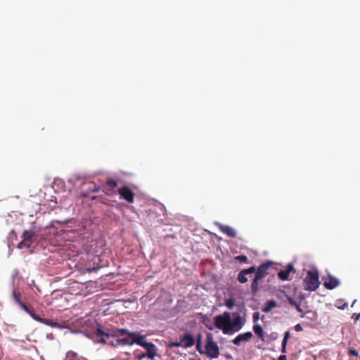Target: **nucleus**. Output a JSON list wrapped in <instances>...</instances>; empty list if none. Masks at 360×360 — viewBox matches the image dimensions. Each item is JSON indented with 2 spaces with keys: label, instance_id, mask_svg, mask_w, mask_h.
<instances>
[{
  "label": "nucleus",
  "instance_id": "1",
  "mask_svg": "<svg viewBox=\"0 0 360 360\" xmlns=\"http://www.w3.org/2000/svg\"><path fill=\"white\" fill-rule=\"evenodd\" d=\"M245 318L237 314L231 319V313L224 311L214 317V326L221 330L224 334L231 335L240 331L245 326Z\"/></svg>",
  "mask_w": 360,
  "mask_h": 360
},
{
  "label": "nucleus",
  "instance_id": "2",
  "mask_svg": "<svg viewBox=\"0 0 360 360\" xmlns=\"http://www.w3.org/2000/svg\"><path fill=\"white\" fill-rule=\"evenodd\" d=\"M21 237L22 240L18 245L20 249L29 248L37 238L35 231L33 230L24 231Z\"/></svg>",
  "mask_w": 360,
  "mask_h": 360
},
{
  "label": "nucleus",
  "instance_id": "3",
  "mask_svg": "<svg viewBox=\"0 0 360 360\" xmlns=\"http://www.w3.org/2000/svg\"><path fill=\"white\" fill-rule=\"evenodd\" d=\"M95 335L96 336H104L105 338H117V334L116 333V328H107L105 329H103L101 325H98L96 331Z\"/></svg>",
  "mask_w": 360,
  "mask_h": 360
},
{
  "label": "nucleus",
  "instance_id": "4",
  "mask_svg": "<svg viewBox=\"0 0 360 360\" xmlns=\"http://www.w3.org/2000/svg\"><path fill=\"white\" fill-rule=\"evenodd\" d=\"M304 283L305 290H315V270L312 269L308 271L307 276L305 278Z\"/></svg>",
  "mask_w": 360,
  "mask_h": 360
},
{
  "label": "nucleus",
  "instance_id": "5",
  "mask_svg": "<svg viewBox=\"0 0 360 360\" xmlns=\"http://www.w3.org/2000/svg\"><path fill=\"white\" fill-rule=\"evenodd\" d=\"M205 354L211 359L217 358L219 355V348L217 342L205 344Z\"/></svg>",
  "mask_w": 360,
  "mask_h": 360
},
{
  "label": "nucleus",
  "instance_id": "6",
  "mask_svg": "<svg viewBox=\"0 0 360 360\" xmlns=\"http://www.w3.org/2000/svg\"><path fill=\"white\" fill-rule=\"evenodd\" d=\"M118 193L121 198L124 199L128 202H133L134 200V193L132 190L128 186H123L120 188Z\"/></svg>",
  "mask_w": 360,
  "mask_h": 360
},
{
  "label": "nucleus",
  "instance_id": "7",
  "mask_svg": "<svg viewBox=\"0 0 360 360\" xmlns=\"http://www.w3.org/2000/svg\"><path fill=\"white\" fill-rule=\"evenodd\" d=\"M272 264L273 262L271 261H268L260 264L257 269L256 274L255 276L259 278V279L264 278L268 274V270Z\"/></svg>",
  "mask_w": 360,
  "mask_h": 360
},
{
  "label": "nucleus",
  "instance_id": "8",
  "mask_svg": "<svg viewBox=\"0 0 360 360\" xmlns=\"http://www.w3.org/2000/svg\"><path fill=\"white\" fill-rule=\"evenodd\" d=\"M131 343L141 346L143 348L153 347V342L145 341V335L136 332V335L131 339Z\"/></svg>",
  "mask_w": 360,
  "mask_h": 360
},
{
  "label": "nucleus",
  "instance_id": "9",
  "mask_svg": "<svg viewBox=\"0 0 360 360\" xmlns=\"http://www.w3.org/2000/svg\"><path fill=\"white\" fill-rule=\"evenodd\" d=\"M214 224L219 227V229H220V231L222 233H224L229 237H230V238H236V235H237L236 231L233 228H232L228 225H224L217 221H215Z\"/></svg>",
  "mask_w": 360,
  "mask_h": 360
},
{
  "label": "nucleus",
  "instance_id": "10",
  "mask_svg": "<svg viewBox=\"0 0 360 360\" xmlns=\"http://www.w3.org/2000/svg\"><path fill=\"white\" fill-rule=\"evenodd\" d=\"M182 347H191L195 344V339L191 333H185L180 338Z\"/></svg>",
  "mask_w": 360,
  "mask_h": 360
},
{
  "label": "nucleus",
  "instance_id": "11",
  "mask_svg": "<svg viewBox=\"0 0 360 360\" xmlns=\"http://www.w3.org/2000/svg\"><path fill=\"white\" fill-rule=\"evenodd\" d=\"M253 336L252 332L248 331L244 333H240L234 339L231 340L235 345H239L241 342H247Z\"/></svg>",
  "mask_w": 360,
  "mask_h": 360
},
{
  "label": "nucleus",
  "instance_id": "12",
  "mask_svg": "<svg viewBox=\"0 0 360 360\" xmlns=\"http://www.w3.org/2000/svg\"><path fill=\"white\" fill-rule=\"evenodd\" d=\"M37 321H38V322H39L41 323L45 324L46 326H50L51 328H60V329H62V328H65V326H63L60 323H58L56 321H53L52 320L47 319H44V318H41V317H37Z\"/></svg>",
  "mask_w": 360,
  "mask_h": 360
},
{
  "label": "nucleus",
  "instance_id": "13",
  "mask_svg": "<svg viewBox=\"0 0 360 360\" xmlns=\"http://www.w3.org/2000/svg\"><path fill=\"white\" fill-rule=\"evenodd\" d=\"M340 282L338 279L335 277L329 276L326 281H325L324 285L326 288L332 290L338 286Z\"/></svg>",
  "mask_w": 360,
  "mask_h": 360
},
{
  "label": "nucleus",
  "instance_id": "14",
  "mask_svg": "<svg viewBox=\"0 0 360 360\" xmlns=\"http://www.w3.org/2000/svg\"><path fill=\"white\" fill-rule=\"evenodd\" d=\"M116 333L117 334V338L120 336H127L128 338H134L136 335V332H130L129 330L126 328H116Z\"/></svg>",
  "mask_w": 360,
  "mask_h": 360
},
{
  "label": "nucleus",
  "instance_id": "15",
  "mask_svg": "<svg viewBox=\"0 0 360 360\" xmlns=\"http://www.w3.org/2000/svg\"><path fill=\"white\" fill-rule=\"evenodd\" d=\"M276 307H277V302L274 300H271L267 301L266 305L262 309V311L264 313H269Z\"/></svg>",
  "mask_w": 360,
  "mask_h": 360
},
{
  "label": "nucleus",
  "instance_id": "16",
  "mask_svg": "<svg viewBox=\"0 0 360 360\" xmlns=\"http://www.w3.org/2000/svg\"><path fill=\"white\" fill-rule=\"evenodd\" d=\"M21 308L35 321H37V317H40L39 315L35 314L34 309L28 307L25 304H22Z\"/></svg>",
  "mask_w": 360,
  "mask_h": 360
},
{
  "label": "nucleus",
  "instance_id": "17",
  "mask_svg": "<svg viewBox=\"0 0 360 360\" xmlns=\"http://www.w3.org/2000/svg\"><path fill=\"white\" fill-rule=\"evenodd\" d=\"M254 333L262 340L264 338V333L263 331L262 327L259 324H255L252 327Z\"/></svg>",
  "mask_w": 360,
  "mask_h": 360
},
{
  "label": "nucleus",
  "instance_id": "18",
  "mask_svg": "<svg viewBox=\"0 0 360 360\" xmlns=\"http://www.w3.org/2000/svg\"><path fill=\"white\" fill-rule=\"evenodd\" d=\"M147 350V353H146V357L148 359H153L155 356H157V347L153 344V347L146 348Z\"/></svg>",
  "mask_w": 360,
  "mask_h": 360
},
{
  "label": "nucleus",
  "instance_id": "19",
  "mask_svg": "<svg viewBox=\"0 0 360 360\" xmlns=\"http://www.w3.org/2000/svg\"><path fill=\"white\" fill-rule=\"evenodd\" d=\"M131 338L125 337L123 338H117V345H133Z\"/></svg>",
  "mask_w": 360,
  "mask_h": 360
},
{
  "label": "nucleus",
  "instance_id": "20",
  "mask_svg": "<svg viewBox=\"0 0 360 360\" xmlns=\"http://www.w3.org/2000/svg\"><path fill=\"white\" fill-rule=\"evenodd\" d=\"M260 279L257 277H255L254 278L252 283H251V291L252 292V294L255 295L257 292L258 291V288H259V281Z\"/></svg>",
  "mask_w": 360,
  "mask_h": 360
},
{
  "label": "nucleus",
  "instance_id": "21",
  "mask_svg": "<svg viewBox=\"0 0 360 360\" xmlns=\"http://www.w3.org/2000/svg\"><path fill=\"white\" fill-rule=\"evenodd\" d=\"M12 297L15 302L21 307L22 304H25L23 302L21 301L20 297L21 295L19 292L16 290H13L12 293Z\"/></svg>",
  "mask_w": 360,
  "mask_h": 360
},
{
  "label": "nucleus",
  "instance_id": "22",
  "mask_svg": "<svg viewBox=\"0 0 360 360\" xmlns=\"http://www.w3.org/2000/svg\"><path fill=\"white\" fill-rule=\"evenodd\" d=\"M86 186L87 191L90 193H97L100 191V186L93 183L88 184Z\"/></svg>",
  "mask_w": 360,
  "mask_h": 360
},
{
  "label": "nucleus",
  "instance_id": "23",
  "mask_svg": "<svg viewBox=\"0 0 360 360\" xmlns=\"http://www.w3.org/2000/svg\"><path fill=\"white\" fill-rule=\"evenodd\" d=\"M289 271L285 270H281L278 274V276L281 281H287L289 278Z\"/></svg>",
  "mask_w": 360,
  "mask_h": 360
},
{
  "label": "nucleus",
  "instance_id": "24",
  "mask_svg": "<svg viewBox=\"0 0 360 360\" xmlns=\"http://www.w3.org/2000/svg\"><path fill=\"white\" fill-rule=\"evenodd\" d=\"M247 274L244 272L243 270H241L238 275V281L241 283H245L248 282V279L246 277Z\"/></svg>",
  "mask_w": 360,
  "mask_h": 360
},
{
  "label": "nucleus",
  "instance_id": "25",
  "mask_svg": "<svg viewBox=\"0 0 360 360\" xmlns=\"http://www.w3.org/2000/svg\"><path fill=\"white\" fill-rule=\"evenodd\" d=\"M106 184L108 186H109L110 188H114L117 186V181L112 179H108L106 181Z\"/></svg>",
  "mask_w": 360,
  "mask_h": 360
},
{
  "label": "nucleus",
  "instance_id": "26",
  "mask_svg": "<svg viewBox=\"0 0 360 360\" xmlns=\"http://www.w3.org/2000/svg\"><path fill=\"white\" fill-rule=\"evenodd\" d=\"M235 259L236 261H238V262H243V263H247L248 261L247 256L243 255L236 256L235 257Z\"/></svg>",
  "mask_w": 360,
  "mask_h": 360
},
{
  "label": "nucleus",
  "instance_id": "27",
  "mask_svg": "<svg viewBox=\"0 0 360 360\" xmlns=\"http://www.w3.org/2000/svg\"><path fill=\"white\" fill-rule=\"evenodd\" d=\"M81 177L79 176H73L68 179V183L72 184V186H75L77 181L79 180Z\"/></svg>",
  "mask_w": 360,
  "mask_h": 360
},
{
  "label": "nucleus",
  "instance_id": "28",
  "mask_svg": "<svg viewBox=\"0 0 360 360\" xmlns=\"http://www.w3.org/2000/svg\"><path fill=\"white\" fill-rule=\"evenodd\" d=\"M76 333H82L84 336H86V338H88L90 340H92L93 341L95 340L94 339L95 334L85 332V331H77Z\"/></svg>",
  "mask_w": 360,
  "mask_h": 360
},
{
  "label": "nucleus",
  "instance_id": "29",
  "mask_svg": "<svg viewBox=\"0 0 360 360\" xmlns=\"http://www.w3.org/2000/svg\"><path fill=\"white\" fill-rule=\"evenodd\" d=\"M243 270L248 275V274H253V273L256 274L257 269L255 266H250L248 269H243Z\"/></svg>",
  "mask_w": 360,
  "mask_h": 360
},
{
  "label": "nucleus",
  "instance_id": "30",
  "mask_svg": "<svg viewBox=\"0 0 360 360\" xmlns=\"http://www.w3.org/2000/svg\"><path fill=\"white\" fill-rule=\"evenodd\" d=\"M226 306L229 309H232L234 306V300L233 298L229 299L226 302Z\"/></svg>",
  "mask_w": 360,
  "mask_h": 360
},
{
  "label": "nucleus",
  "instance_id": "31",
  "mask_svg": "<svg viewBox=\"0 0 360 360\" xmlns=\"http://www.w3.org/2000/svg\"><path fill=\"white\" fill-rule=\"evenodd\" d=\"M206 343H215L213 340V335L211 333L206 334Z\"/></svg>",
  "mask_w": 360,
  "mask_h": 360
},
{
  "label": "nucleus",
  "instance_id": "32",
  "mask_svg": "<svg viewBox=\"0 0 360 360\" xmlns=\"http://www.w3.org/2000/svg\"><path fill=\"white\" fill-rule=\"evenodd\" d=\"M100 337H101V338L94 340V342L96 344H107L108 342L105 340L106 338L104 336H100Z\"/></svg>",
  "mask_w": 360,
  "mask_h": 360
},
{
  "label": "nucleus",
  "instance_id": "33",
  "mask_svg": "<svg viewBox=\"0 0 360 360\" xmlns=\"http://www.w3.org/2000/svg\"><path fill=\"white\" fill-rule=\"evenodd\" d=\"M196 349L200 354H205V351L202 347V342H196Z\"/></svg>",
  "mask_w": 360,
  "mask_h": 360
},
{
  "label": "nucleus",
  "instance_id": "34",
  "mask_svg": "<svg viewBox=\"0 0 360 360\" xmlns=\"http://www.w3.org/2000/svg\"><path fill=\"white\" fill-rule=\"evenodd\" d=\"M287 343H288V340L286 339H283L282 345H281V352L282 353L286 352Z\"/></svg>",
  "mask_w": 360,
  "mask_h": 360
},
{
  "label": "nucleus",
  "instance_id": "35",
  "mask_svg": "<svg viewBox=\"0 0 360 360\" xmlns=\"http://www.w3.org/2000/svg\"><path fill=\"white\" fill-rule=\"evenodd\" d=\"M169 346L172 347H182V345H181V342L180 340L179 342L176 341V342H170Z\"/></svg>",
  "mask_w": 360,
  "mask_h": 360
},
{
  "label": "nucleus",
  "instance_id": "36",
  "mask_svg": "<svg viewBox=\"0 0 360 360\" xmlns=\"http://www.w3.org/2000/svg\"><path fill=\"white\" fill-rule=\"evenodd\" d=\"M259 319V313L256 311V312H254L253 313V315H252V321L253 322L255 323H257Z\"/></svg>",
  "mask_w": 360,
  "mask_h": 360
},
{
  "label": "nucleus",
  "instance_id": "37",
  "mask_svg": "<svg viewBox=\"0 0 360 360\" xmlns=\"http://www.w3.org/2000/svg\"><path fill=\"white\" fill-rule=\"evenodd\" d=\"M348 352H349V354L350 356H358L357 352L355 349H354L350 348L349 349Z\"/></svg>",
  "mask_w": 360,
  "mask_h": 360
},
{
  "label": "nucleus",
  "instance_id": "38",
  "mask_svg": "<svg viewBox=\"0 0 360 360\" xmlns=\"http://www.w3.org/2000/svg\"><path fill=\"white\" fill-rule=\"evenodd\" d=\"M107 345H110V346H112V347H119V345H117V339L115 341H109V342H108Z\"/></svg>",
  "mask_w": 360,
  "mask_h": 360
},
{
  "label": "nucleus",
  "instance_id": "39",
  "mask_svg": "<svg viewBox=\"0 0 360 360\" xmlns=\"http://www.w3.org/2000/svg\"><path fill=\"white\" fill-rule=\"evenodd\" d=\"M146 357V353H143V354H139L136 356V359L137 360H141L142 359H144Z\"/></svg>",
  "mask_w": 360,
  "mask_h": 360
},
{
  "label": "nucleus",
  "instance_id": "40",
  "mask_svg": "<svg viewBox=\"0 0 360 360\" xmlns=\"http://www.w3.org/2000/svg\"><path fill=\"white\" fill-rule=\"evenodd\" d=\"M295 330L297 332L302 330V327L300 324H297L295 326Z\"/></svg>",
  "mask_w": 360,
  "mask_h": 360
},
{
  "label": "nucleus",
  "instance_id": "41",
  "mask_svg": "<svg viewBox=\"0 0 360 360\" xmlns=\"http://www.w3.org/2000/svg\"><path fill=\"white\" fill-rule=\"evenodd\" d=\"M293 269H294V267H293L292 264L290 263V264H288L286 270L289 271V273H290L291 271L293 270Z\"/></svg>",
  "mask_w": 360,
  "mask_h": 360
},
{
  "label": "nucleus",
  "instance_id": "42",
  "mask_svg": "<svg viewBox=\"0 0 360 360\" xmlns=\"http://www.w3.org/2000/svg\"><path fill=\"white\" fill-rule=\"evenodd\" d=\"M290 333L289 331H286L284 334V337H283V339H286L287 340H288V339L290 338Z\"/></svg>",
  "mask_w": 360,
  "mask_h": 360
},
{
  "label": "nucleus",
  "instance_id": "43",
  "mask_svg": "<svg viewBox=\"0 0 360 360\" xmlns=\"http://www.w3.org/2000/svg\"><path fill=\"white\" fill-rule=\"evenodd\" d=\"M353 317H354L355 321H358L360 319V313L359 314H354Z\"/></svg>",
  "mask_w": 360,
  "mask_h": 360
},
{
  "label": "nucleus",
  "instance_id": "44",
  "mask_svg": "<svg viewBox=\"0 0 360 360\" xmlns=\"http://www.w3.org/2000/svg\"><path fill=\"white\" fill-rule=\"evenodd\" d=\"M46 338L49 340H53L54 338L53 335L52 333L47 334Z\"/></svg>",
  "mask_w": 360,
  "mask_h": 360
},
{
  "label": "nucleus",
  "instance_id": "45",
  "mask_svg": "<svg viewBox=\"0 0 360 360\" xmlns=\"http://www.w3.org/2000/svg\"><path fill=\"white\" fill-rule=\"evenodd\" d=\"M201 339H202V335L201 334H198L196 342H202Z\"/></svg>",
  "mask_w": 360,
  "mask_h": 360
},
{
  "label": "nucleus",
  "instance_id": "46",
  "mask_svg": "<svg viewBox=\"0 0 360 360\" xmlns=\"http://www.w3.org/2000/svg\"><path fill=\"white\" fill-rule=\"evenodd\" d=\"M316 288L319 287V274H318V271H316Z\"/></svg>",
  "mask_w": 360,
  "mask_h": 360
},
{
  "label": "nucleus",
  "instance_id": "47",
  "mask_svg": "<svg viewBox=\"0 0 360 360\" xmlns=\"http://www.w3.org/2000/svg\"><path fill=\"white\" fill-rule=\"evenodd\" d=\"M278 360H287L286 356H285V355H281V356L278 357Z\"/></svg>",
  "mask_w": 360,
  "mask_h": 360
},
{
  "label": "nucleus",
  "instance_id": "48",
  "mask_svg": "<svg viewBox=\"0 0 360 360\" xmlns=\"http://www.w3.org/2000/svg\"><path fill=\"white\" fill-rule=\"evenodd\" d=\"M289 302H290L291 304H295V305H296L295 302H294L292 299H290V300H289Z\"/></svg>",
  "mask_w": 360,
  "mask_h": 360
},
{
  "label": "nucleus",
  "instance_id": "49",
  "mask_svg": "<svg viewBox=\"0 0 360 360\" xmlns=\"http://www.w3.org/2000/svg\"><path fill=\"white\" fill-rule=\"evenodd\" d=\"M69 354H71L74 357L77 356V353L76 352H70Z\"/></svg>",
  "mask_w": 360,
  "mask_h": 360
},
{
  "label": "nucleus",
  "instance_id": "50",
  "mask_svg": "<svg viewBox=\"0 0 360 360\" xmlns=\"http://www.w3.org/2000/svg\"><path fill=\"white\" fill-rule=\"evenodd\" d=\"M207 328L209 330H213V326H207Z\"/></svg>",
  "mask_w": 360,
  "mask_h": 360
},
{
  "label": "nucleus",
  "instance_id": "51",
  "mask_svg": "<svg viewBox=\"0 0 360 360\" xmlns=\"http://www.w3.org/2000/svg\"><path fill=\"white\" fill-rule=\"evenodd\" d=\"M355 302H356V300L352 302V307H353V305L354 304Z\"/></svg>",
  "mask_w": 360,
  "mask_h": 360
},
{
  "label": "nucleus",
  "instance_id": "52",
  "mask_svg": "<svg viewBox=\"0 0 360 360\" xmlns=\"http://www.w3.org/2000/svg\"><path fill=\"white\" fill-rule=\"evenodd\" d=\"M189 360H195V359H190Z\"/></svg>",
  "mask_w": 360,
  "mask_h": 360
},
{
  "label": "nucleus",
  "instance_id": "53",
  "mask_svg": "<svg viewBox=\"0 0 360 360\" xmlns=\"http://www.w3.org/2000/svg\"><path fill=\"white\" fill-rule=\"evenodd\" d=\"M83 359H84V360H87V359H85V358H84Z\"/></svg>",
  "mask_w": 360,
  "mask_h": 360
}]
</instances>
